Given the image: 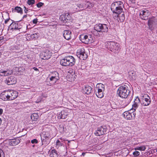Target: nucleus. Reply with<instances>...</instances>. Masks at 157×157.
I'll return each instance as SVG.
<instances>
[{"label":"nucleus","instance_id":"obj_1","mask_svg":"<svg viewBox=\"0 0 157 157\" xmlns=\"http://www.w3.org/2000/svg\"><path fill=\"white\" fill-rule=\"evenodd\" d=\"M124 7L123 3L121 1H118L113 3L111 6V9L113 13L118 14L117 19L118 21L123 22L125 19L124 14L122 12L123 8Z\"/></svg>","mask_w":157,"mask_h":157},{"label":"nucleus","instance_id":"obj_2","mask_svg":"<svg viewBox=\"0 0 157 157\" xmlns=\"http://www.w3.org/2000/svg\"><path fill=\"white\" fill-rule=\"evenodd\" d=\"M17 91L12 90H7L0 94V98L3 100H12L17 97Z\"/></svg>","mask_w":157,"mask_h":157},{"label":"nucleus","instance_id":"obj_3","mask_svg":"<svg viewBox=\"0 0 157 157\" xmlns=\"http://www.w3.org/2000/svg\"><path fill=\"white\" fill-rule=\"evenodd\" d=\"M59 79V73L57 72L54 71L51 72L47 78L48 81L49 82V83H47V85L51 86L55 85Z\"/></svg>","mask_w":157,"mask_h":157},{"label":"nucleus","instance_id":"obj_4","mask_svg":"<svg viewBox=\"0 0 157 157\" xmlns=\"http://www.w3.org/2000/svg\"><path fill=\"white\" fill-rule=\"evenodd\" d=\"M130 91L128 89V86L125 85L121 86L117 90V94L121 98H126L128 96Z\"/></svg>","mask_w":157,"mask_h":157},{"label":"nucleus","instance_id":"obj_5","mask_svg":"<svg viewBox=\"0 0 157 157\" xmlns=\"http://www.w3.org/2000/svg\"><path fill=\"white\" fill-rule=\"evenodd\" d=\"M75 63V59L72 56H66L60 61L61 65L64 66H72Z\"/></svg>","mask_w":157,"mask_h":157},{"label":"nucleus","instance_id":"obj_6","mask_svg":"<svg viewBox=\"0 0 157 157\" xmlns=\"http://www.w3.org/2000/svg\"><path fill=\"white\" fill-rule=\"evenodd\" d=\"M22 26L19 22H13L10 24L8 28V30L11 32H17V34H19L22 32Z\"/></svg>","mask_w":157,"mask_h":157},{"label":"nucleus","instance_id":"obj_7","mask_svg":"<svg viewBox=\"0 0 157 157\" xmlns=\"http://www.w3.org/2000/svg\"><path fill=\"white\" fill-rule=\"evenodd\" d=\"M107 48L111 52L116 53L119 52V44L114 41H108L105 43Z\"/></svg>","mask_w":157,"mask_h":157},{"label":"nucleus","instance_id":"obj_8","mask_svg":"<svg viewBox=\"0 0 157 157\" xmlns=\"http://www.w3.org/2000/svg\"><path fill=\"white\" fill-rule=\"evenodd\" d=\"M42 145L45 147L50 142L51 137L50 132H43L40 134Z\"/></svg>","mask_w":157,"mask_h":157},{"label":"nucleus","instance_id":"obj_9","mask_svg":"<svg viewBox=\"0 0 157 157\" xmlns=\"http://www.w3.org/2000/svg\"><path fill=\"white\" fill-rule=\"evenodd\" d=\"M94 28L95 30L99 32H107L108 30V26L105 24H97Z\"/></svg>","mask_w":157,"mask_h":157},{"label":"nucleus","instance_id":"obj_10","mask_svg":"<svg viewBox=\"0 0 157 157\" xmlns=\"http://www.w3.org/2000/svg\"><path fill=\"white\" fill-rule=\"evenodd\" d=\"M151 103V99L150 97L147 94H142L141 101V105L143 106H148Z\"/></svg>","mask_w":157,"mask_h":157},{"label":"nucleus","instance_id":"obj_11","mask_svg":"<svg viewBox=\"0 0 157 157\" xmlns=\"http://www.w3.org/2000/svg\"><path fill=\"white\" fill-rule=\"evenodd\" d=\"M79 38L81 41L85 44L91 43L93 41V38L89 35L82 34Z\"/></svg>","mask_w":157,"mask_h":157},{"label":"nucleus","instance_id":"obj_12","mask_svg":"<svg viewBox=\"0 0 157 157\" xmlns=\"http://www.w3.org/2000/svg\"><path fill=\"white\" fill-rule=\"evenodd\" d=\"M124 117L127 120H130L134 118L136 115V113L134 111H131V109L128 111H125L123 113Z\"/></svg>","mask_w":157,"mask_h":157},{"label":"nucleus","instance_id":"obj_13","mask_svg":"<svg viewBox=\"0 0 157 157\" xmlns=\"http://www.w3.org/2000/svg\"><path fill=\"white\" fill-rule=\"evenodd\" d=\"M71 18V16L69 13H65L60 15L59 19L61 21V23L63 25H65L66 22H68V21L70 20Z\"/></svg>","mask_w":157,"mask_h":157},{"label":"nucleus","instance_id":"obj_14","mask_svg":"<svg viewBox=\"0 0 157 157\" xmlns=\"http://www.w3.org/2000/svg\"><path fill=\"white\" fill-rule=\"evenodd\" d=\"M51 56V52L48 50H46L42 52L40 54V57L42 59H48Z\"/></svg>","mask_w":157,"mask_h":157},{"label":"nucleus","instance_id":"obj_15","mask_svg":"<svg viewBox=\"0 0 157 157\" xmlns=\"http://www.w3.org/2000/svg\"><path fill=\"white\" fill-rule=\"evenodd\" d=\"M77 56L80 59L85 60L88 57L84 49L82 48L78 50L77 53Z\"/></svg>","mask_w":157,"mask_h":157},{"label":"nucleus","instance_id":"obj_16","mask_svg":"<svg viewBox=\"0 0 157 157\" xmlns=\"http://www.w3.org/2000/svg\"><path fill=\"white\" fill-rule=\"evenodd\" d=\"M150 13L148 10L145 9L140 11V18L143 20H147L149 16Z\"/></svg>","mask_w":157,"mask_h":157},{"label":"nucleus","instance_id":"obj_17","mask_svg":"<svg viewBox=\"0 0 157 157\" xmlns=\"http://www.w3.org/2000/svg\"><path fill=\"white\" fill-rule=\"evenodd\" d=\"M141 104V101L138 97H136L132 105V108L131 109V111H132L135 112L136 109L138 108L140 104Z\"/></svg>","mask_w":157,"mask_h":157},{"label":"nucleus","instance_id":"obj_18","mask_svg":"<svg viewBox=\"0 0 157 157\" xmlns=\"http://www.w3.org/2000/svg\"><path fill=\"white\" fill-rule=\"evenodd\" d=\"M6 83L8 85H13L16 82V79L14 76H11L5 81Z\"/></svg>","mask_w":157,"mask_h":157},{"label":"nucleus","instance_id":"obj_19","mask_svg":"<svg viewBox=\"0 0 157 157\" xmlns=\"http://www.w3.org/2000/svg\"><path fill=\"white\" fill-rule=\"evenodd\" d=\"M107 129L104 128L103 127H100L98 128V129L94 133L96 136H100L104 134L105 132H106Z\"/></svg>","mask_w":157,"mask_h":157},{"label":"nucleus","instance_id":"obj_20","mask_svg":"<svg viewBox=\"0 0 157 157\" xmlns=\"http://www.w3.org/2000/svg\"><path fill=\"white\" fill-rule=\"evenodd\" d=\"M92 91V88L89 86H86L82 87V92L84 94L87 95L90 94Z\"/></svg>","mask_w":157,"mask_h":157},{"label":"nucleus","instance_id":"obj_21","mask_svg":"<svg viewBox=\"0 0 157 157\" xmlns=\"http://www.w3.org/2000/svg\"><path fill=\"white\" fill-rule=\"evenodd\" d=\"M63 36L67 40H69L71 39V32L69 30H65L63 33Z\"/></svg>","mask_w":157,"mask_h":157},{"label":"nucleus","instance_id":"obj_22","mask_svg":"<svg viewBox=\"0 0 157 157\" xmlns=\"http://www.w3.org/2000/svg\"><path fill=\"white\" fill-rule=\"evenodd\" d=\"M132 99L131 97L129 99L128 98H124V99L122 100L121 103L122 107L124 108L128 105Z\"/></svg>","mask_w":157,"mask_h":157},{"label":"nucleus","instance_id":"obj_23","mask_svg":"<svg viewBox=\"0 0 157 157\" xmlns=\"http://www.w3.org/2000/svg\"><path fill=\"white\" fill-rule=\"evenodd\" d=\"M68 112L65 110H63L59 113L58 117L59 119H65L68 115Z\"/></svg>","mask_w":157,"mask_h":157},{"label":"nucleus","instance_id":"obj_24","mask_svg":"<svg viewBox=\"0 0 157 157\" xmlns=\"http://www.w3.org/2000/svg\"><path fill=\"white\" fill-rule=\"evenodd\" d=\"M20 142V141L18 138L10 140H9V144L12 146H15L17 145Z\"/></svg>","mask_w":157,"mask_h":157},{"label":"nucleus","instance_id":"obj_25","mask_svg":"<svg viewBox=\"0 0 157 157\" xmlns=\"http://www.w3.org/2000/svg\"><path fill=\"white\" fill-rule=\"evenodd\" d=\"M13 73L12 70H7L4 71L1 70L0 71V75L2 76H7Z\"/></svg>","mask_w":157,"mask_h":157},{"label":"nucleus","instance_id":"obj_26","mask_svg":"<svg viewBox=\"0 0 157 157\" xmlns=\"http://www.w3.org/2000/svg\"><path fill=\"white\" fill-rule=\"evenodd\" d=\"M76 6L77 7L76 8V9L78 11L82 10L86 8V6L85 5V1L82 3H78L76 5Z\"/></svg>","mask_w":157,"mask_h":157},{"label":"nucleus","instance_id":"obj_27","mask_svg":"<svg viewBox=\"0 0 157 157\" xmlns=\"http://www.w3.org/2000/svg\"><path fill=\"white\" fill-rule=\"evenodd\" d=\"M155 21L156 20L155 18L154 17H152L149 19L148 22V25L150 29H151L152 27L153 24L155 23Z\"/></svg>","mask_w":157,"mask_h":157},{"label":"nucleus","instance_id":"obj_28","mask_svg":"<svg viewBox=\"0 0 157 157\" xmlns=\"http://www.w3.org/2000/svg\"><path fill=\"white\" fill-rule=\"evenodd\" d=\"M105 88L104 85L102 83H99L97 84L95 90H96V92L97 91V90H98L104 91L105 90Z\"/></svg>","mask_w":157,"mask_h":157},{"label":"nucleus","instance_id":"obj_29","mask_svg":"<svg viewBox=\"0 0 157 157\" xmlns=\"http://www.w3.org/2000/svg\"><path fill=\"white\" fill-rule=\"evenodd\" d=\"M97 92L96 93L97 96L99 98H101L104 96L103 91H101L99 90H97Z\"/></svg>","mask_w":157,"mask_h":157},{"label":"nucleus","instance_id":"obj_30","mask_svg":"<svg viewBox=\"0 0 157 157\" xmlns=\"http://www.w3.org/2000/svg\"><path fill=\"white\" fill-rule=\"evenodd\" d=\"M28 36V37H30V38H29V39L35 40L38 38L39 34L38 33H36L32 35H29Z\"/></svg>","mask_w":157,"mask_h":157},{"label":"nucleus","instance_id":"obj_31","mask_svg":"<svg viewBox=\"0 0 157 157\" xmlns=\"http://www.w3.org/2000/svg\"><path fill=\"white\" fill-rule=\"evenodd\" d=\"M51 157H58V154L57 151L55 149H52L50 154Z\"/></svg>","mask_w":157,"mask_h":157},{"label":"nucleus","instance_id":"obj_32","mask_svg":"<svg viewBox=\"0 0 157 157\" xmlns=\"http://www.w3.org/2000/svg\"><path fill=\"white\" fill-rule=\"evenodd\" d=\"M85 5L86 6V8L90 9L92 8L94 6V4L93 3H90L87 1H85Z\"/></svg>","mask_w":157,"mask_h":157},{"label":"nucleus","instance_id":"obj_33","mask_svg":"<svg viewBox=\"0 0 157 157\" xmlns=\"http://www.w3.org/2000/svg\"><path fill=\"white\" fill-rule=\"evenodd\" d=\"M31 117L32 120L36 121L38 117V116L37 114L34 113L32 114Z\"/></svg>","mask_w":157,"mask_h":157},{"label":"nucleus","instance_id":"obj_34","mask_svg":"<svg viewBox=\"0 0 157 157\" xmlns=\"http://www.w3.org/2000/svg\"><path fill=\"white\" fill-rule=\"evenodd\" d=\"M63 143L61 142L59 140H57L56 142V147L58 149L59 147L63 145Z\"/></svg>","mask_w":157,"mask_h":157},{"label":"nucleus","instance_id":"obj_35","mask_svg":"<svg viewBox=\"0 0 157 157\" xmlns=\"http://www.w3.org/2000/svg\"><path fill=\"white\" fill-rule=\"evenodd\" d=\"M146 147L145 146H142L140 147H137L135 148V150H138L140 151H144L145 150Z\"/></svg>","mask_w":157,"mask_h":157},{"label":"nucleus","instance_id":"obj_36","mask_svg":"<svg viewBox=\"0 0 157 157\" xmlns=\"http://www.w3.org/2000/svg\"><path fill=\"white\" fill-rule=\"evenodd\" d=\"M14 10L17 13H20L21 14L22 13V9L20 7L17 6L15 7Z\"/></svg>","mask_w":157,"mask_h":157},{"label":"nucleus","instance_id":"obj_37","mask_svg":"<svg viewBox=\"0 0 157 157\" xmlns=\"http://www.w3.org/2000/svg\"><path fill=\"white\" fill-rule=\"evenodd\" d=\"M35 2L34 0H28L27 3L29 5H32L34 4Z\"/></svg>","mask_w":157,"mask_h":157},{"label":"nucleus","instance_id":"obj_38","mask_svg":"<svg viewBox=\"0 0 157 157\" xmlns=\"http://www.w3.org/2000/svg\"><path fill=\"white\" fill-rule=\"evenodd\" d=\"M46 97V96L44 95V94H42L41 97H39V100L38 99L37 100V102H38L40 101L41 100L43 99V98H45Z\"/></svg>","mask_w":157,"mask_h":157},{"label":"nucleus","instance_id":"obj_39","mask_svg":"<svg viewBox=\"0 0 157 157\" xmlns=\"http://www.w3.org/2000/svg\"><path fill=\"white\" fill-rule=\"evenodd\" d=\"M140 152L138 151H135L133 153V155L135 157H136L140 155Z\"/></svg>","mask_w":157,"mask_h":157},{"label":"nucleus","instance_id":"obj_40","mask_svg":"<svg viewBox=\"0 0 157 157\" xmlns=\"http://www.w3.org/2000/svg\"><path fill=\"white\" fill-rule=\"evenodd\" d=\"M5 154L3 151L1 149H0V157H4Z\"/></svg>","mask_w":157,"mask_h":157},{"label":"nucleus","instance_id":"obj_41","mask_svg":"<svg viewBox=\"0 0 157 157\" xmlns=\"http://www.w3.org/2000/svg\"><path fill=\"white\" fill-rule=\"evenodd\" d=\"M38 140L36 139H34L31 141V143L33 144H37L38 143Z\"/></svg>","mask_w":157,"mask_h":157},{"label":"nucleus","instance_id":"obj_42","mask_svg":"<svg viewBox=\"0 0 157 157\" xmlns=\"http://www.w3.org/2000/svg\"><path fill=\"white\" fill-rule=\"evenodd\" d=\"M43 5V3L41 2H39L36 4L38 8L41 7Z\"/></svg>","mask_w":157,"mask_h":157},{"label":"nucleus","instance_id":"obj_43","mask_svg":"<svg viewBox=\"0 0 157 157\" xmlns=\"http://www.w3.org/2000/svg\"><path fill=\"white\" fill-rule=\"evenodd\" d=\"M92 33H93V34H94L95 35H97L98 34V32L96 30H95L94 29V30L93 31H92Z\"/></svg>","mask_w":157,"mask_h":157},{"label":"nucleus","instance_id":"obj_44","mask_svg":"<svg viewBox=\"0 0 157 157\" xmlns=\"http://www.w3.org/2000/svg\"><path fill=\"white\" fill-rule=\"evenodd\" d=\"M33 23L35 24L37 23V19L36 18L33 19Z\"/></svg>","mask_w":157,"mask_h":157},{"label":"nucleus","instance_id":"obj_45","mask_svg":"<svg viewBox=\"0 0 157 157\" xmlns=\"http://www.w3.org/2000/svg\"><path fill=\"white\" fill-rule=\"evenodd\" d=\"M24 8H25V9L24 10V12L25 13H27L28 11V8H26L25 6H24Z\"/></svg>","mask_w":157,"mask_h":157},{"label":"nucleus","instance_id":"obj_46","mask_svg":"<svg viewBox=\"0 0 157 157\" xmlns=\"http://www.w3.org/2000/svg\"><path fill=\"white\" fill-rule=\"evenodd\" d=\"M59 140L62 143H63V141L65 140L62 138H60Z\"/></svg>","mask_w":157,"mask_h":157},{"label":"nucleus","instance_id":"obj_47","mask_svg":"<svg viewBox=\"0 0 157 157\" xmlns=\"http://www.w3.org/2000/svg\"><path fill=\"white\" fill-rule=\"evenodd\" d=\"M10 20V19H6L5 21V24H6L7 23V22H8V21Z\"/></svg>","mask_w":157,"mask_h":157},{"label":"nucleus","instance_id":"obj_48","mask_svg":"<svg viewBox=\"0 0 157 157\" xmlns=\"http://www.w3.org/2000/svg\"><path fill=\"white\" fill-rule=\"evenodd\" d=\"M3 112V109H0V114H2Z\"/></svg>","mask_w":157,"mask_h":157},{"label":"nucleus","instance_id":"obj_49","mask_svg":"<svg viewBox=\"0 0 157 157\" xmlns=\"http://www.w3.org/2000/svg\"><path fill=\"white\" fill-rule=\"evenodd\" d=\"M33 69L36 71H38V69L36 67H33Z\"/></svg>","mask_w":157,"mask_h":157},{"label":"nucleus","instance_id":"obj_50","mask_svg":"<svg viewBox=\"0 0 157 157\" xmlns=\"http://www.w3.org/2000/svg\"><path fill=\"white\" fill-rule=\"evenodd\" d=\"M27 17V16L26 15H24L23 16V18H25Z\"/></svg>","mask_w":157,"mask_h":157},{"label":"nucleus","instance_id":"obj_51","mask_svg":"<svg viewBox=\"0 0 157 157\" xmlns=\"http://www.w3.org/2000/svg\"><path fill=\"white\" fill-rule=\"evenodd\" d=\"M2 123V120L1 118H0V125H1Z\"/></svg>","mask_w":157,"mask_h":157},{"label":"nucleus","instance_id":"obj_52","mask_svg":"<svg viewBox=\"0 0 157 157\" xmlns=\"http://www.w3.org/2000/svg\"><path fill=\"white\" fill-rule=\"evenodd\" d=\"M156 151L157 152V148L156 149Z\"/></svg>","mask_w":157,"mask_h":157},{"label":"nucleus","instance_id":"obj_53","mask_svg":"<svg viewBox=\"0 0 157 157\" xmlns=\"http://www.w3.org/2000/svg\"><path fill=\"white\" fill-rule=\"evenodd\" d=\"M26 27H27V28H28V26H26Z\"/></svg>","mask_w":157,"mask_h":157}]
</instances>
